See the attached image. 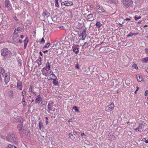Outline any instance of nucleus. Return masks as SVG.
Listing matches in <instances>:
<instances>
[{"mask_svg":"<svg viewBox=\"0 0 148 148\" xmlns=\"http://www.w3.org/2000/svg\"><path fill=\"white\" fill-rule=\"evenodd\" d=\"M1 54L5 60H8L11 57L12 53L7 48L2 49L1 50Z\"/></svg>","mask_w":148,"mask_h":148,"instance_id":"nucleus-1","label":"nucleus"},{"mask_svg":"<svg viewBox=\"0 0 148 148\" xmlns=\"http://www.w3.org/2000/svg\"><path fill=\"white\" fill-rule=\"evenodd\" d=\"M123 7L126 9L131 8L133 7V2L132 0H122Z\"/></svg>","mask_w":148,"mask_h":148,"instance_id":"nucleus-2","label":"nucleus"},{"mask_svg":"<svg viewBox=\"0 0 148 148\" xmlns=\"http://www.w3.org/2000/svg\"><path fill=\"white\" fill-rule=\"evenodd\" d=\"M7 138L8 140L10 141H14L16 140L15 135L13 134L10 133L8 135Z\"/></svg>","mask_w":148,"mask_h":148,"instance_id":"nucleus-3","label":"nucleus"},{"mask_svg":"<svg viewBox=\"0 0 148 148\" xmlns=\"http://www.w3.org/2000/svg\"><path fill=\"white\" fill-rule=\"evenodd\" d=\"M96 11L98 12H105V10L100 5L96 6L95 7Z\"/></svg>","mask_w":148,"mask_h":148,"instance_id":"nucleus-4","label":"nucleus"},{"mask_svg":"<svg viewBox=\"0 0 148 148\" xmlns=\"http://www.w3.org/2000/svg\"><path fill=\"white\" fill-rule=\"evenodd\" d=\"M5 73L4 69L2 67H0V81L2 79V78H4Z\"/></svg>","mask_w":148,"mask_h":148,"instance_id":"nucleus-5","label":"nucleus"},{"mask_svg":"<svg viewBox=\"0 0 148 148\" xmlns=\"http://www.w3.org/2000/svg\"><path fill=\"white\" fill-rule=\"evenodd\" d=\"M86 29H84L82 33L79 35V36H82V40H84L86 36Z\"/></svg>","mask_w":148,"mask_h":148,"instance_id":"nucleus-6","label":"nucleus"},{"mask_svg":"<svg viewBox=\"0 0 148 148\" xmlns=\"http://www.w3.org/2000/svg\"><path fill=\"white\" fill-rule=\"evenodd\" d=\"M4 78L5 82V84H7L10 80V75L9 74H7L5 73V75Z\"/></svg>","mask_w":148,"mask_h":148,"instance_id":"nucleus-7","label":"nucleus"},{"mask_svg":"<svg viewBox=\"0 0 148 148\" xmlns=\"http://www.w3.org/2000/svg\"><path fill=\"white\" fill-rule=\"evenodd\" d=\"M50 67L51 65H50V63L49 62H48L46 63L45 67L43 68V69H45L47 71H49V70H50Z\"/></svg>","mask_w":148,"mask_h":148,"instance_id":"nucleus-8","label":"nucleus"},{"mask_svg":"<svg viewBox=\"0 0 148 148\" xmlns=\"http://www.w3.org/2000/svg\"><path fill=\"white\" fill-rule=\"evenodd\" d=\"M143 125V123L140 124L139 126L138 127V128L135 129L134 130L136 131H139L141 132V129L142 128V126Z\"/></svg>","mask_w":148,"mask_h":148,"instance_id":"nucleus-9","label":"nucleus"},{"mask_svg":"<svg viewBox=\"0 0 148 148\" xmlns=\"http://www.w3.org/2000/svg\"><path fill=\"white\" fill-rule=\"evenodd\" d=\"M54 103V102L52 101H49L48 104L47 108L50 111L52 110L51 107H50V106H51Z\"/></svg>","mask_w":148,"mask_h":148,"instance_id":"nucleus-10","label":"nucleus"},{"mask_svg":"<svg viewBox=\"0 0 148 148\" xmlns=\"http://www.w3.org/2000/svg\"><path fill=\"white\" fill-rule=\"evenodd\" d=\"M42 98L39 95L37 96L35 100V102L36 103H39L42 100Z\"/></svg>","mask_w":148,"mask_h":148,"instance_id":"nucleus-11","label":"nucleus"},{"mask_svg":"<svg viewBox=\"0 0 148 148\" xmlns=\"http://www.w3.org/2000/svg\"><path fill=\"white\" fill-rule=\"evenodd\" d=\"M5 7L8 8L10 5L11 3L9 0H5Z\"/></svg>","mask_w":148,"mask_h":148,"instance_id":"nucleus-12","label":"nucleus"},{"mask_svg":"<svg viewBox=\"0 0 148 148\" xmlns=\"http://www.w3.org/2000/svg\"><path fill=\"white\" fill-rule=\"evenodd\" d=\"M114 108V105L113 103H112L109 105L108 106V110H112Z\"/></svg>","mask_w":148,"mask_h":148,"instance_id":"nucleus-13","label":"nucleus"},{"mask_svg":"<svg viewBox=\"0 0 148 148\" xmlns=\"http://www.w3.org/2000/svg\"><path fill=\"white\" fill-rule=\"evenodd\" d=\"M78 45H77V46H75L74 47H73V51L75 52L76 54H77L78 53L79 50L78 48Z\"/></svg>","mask_w":148,"mask_h":148,"instance_id":"nucleus-14","label":"nucleus"},{"mask_svg":"<svg viewBox=\"0 0 148 148\" xmlns=\"http://www.w3.org/2000/svg\"><path fill=\"white\" fill-rule=\"evenodd\" d=\"M65 5L66 6H71L73 5L72 2L69 1H65Z\"/></svg>","mask_w":148,"mask_h":148,"instance_id":"nucleus-15","label":"nucleus"},{"mask_svg":"<svg viewBox=\"0 0 148 148\" xmlns=\"http://www.w3.org/2000/svg\"><path fill=\"white\" fill-rule=\"evenodd\" d=\"M57 79V78L56 77V79H54L52 78L50 79L51 80H53V84L55 86L58 85V82L56 81V79Z\"/></svg>","mask_w":148,"mask_h":148,"instance_id":"nucleus-16","label":"nucleus"},{"mask_svg":"<svg viewBox=\"0 0 148 148\" xmlns=\"http://www.w3.org/2000/svg\"><path fill=\"white\" fill-rule=\"evenodd\" d=\"M17 87L20 90H21L22 88V86L21 85V82L19 81L18 82L17 84Z\"/></svg>","mask_w":148,"mask_h":148,"instance_id":"nucleus-17","label":"nucleus"},{"mask_svg":"<svg viewBox=\"0 0 148 148\" xmlns=\"http://www.w3.org/2000/svg\"><path fill=\"white\" fill-rule=\"evenodd\" d=\"M39 127V130H41V129L43 127V124L42 122L41 121H40L38 123Z\"/></svg>","mask_w":148,"mask_h":148,"instance_id":"nucleus-18","label":"nucleus"},{"mask_svg":"<svg viewBox=\"0 0 148 148\" xmlns=\"http://www.w3.org/2000/svg\"><path fill=\"white\" fill-rule=\"evenodd\" d=\"M142 62L143 63H146L148 62V57H146L142 59Z\"/></svg>","mask_w":148,"mask_h":148,"instance_id":"nucleus-19","label":"nucleus"},{"mask_svg":"<svg viewBox=\"0 0 148 148\" xmlns=\"http://www.w3.org/2000/svg\"><path fill=\"white\" fill-rule=\"evenodd\" d=\"M21 133L25 135H28V133L29 132H27V131L26 130H25L24 129H22V130L21 131Z\"/></svg>","mask_w":148,"mask_h":148,"instance_id":"nucleus-20","label":"nucleus"},{"mask_svg":"<svg viewBox=\"0 0 148 148\" xmlns=\"http://www.w3.org/2000/svg\"><path fill=\"white\" fill-rule=\"evenodd\" d=\"M42 16H45L47 18L48 17H49L50 16V14L48 12L47 13L44 12L42 14Z\"/></svg>","mask_w":148,"mask_h":148,"instance_id":"nucleus-21","label":"nucleus"},{"mask_svg":"<svg viewBox=\"0 0 148 148\" xmlns=\"http://www.w3.org/2000/svg\"><path fill=\"white\" fill-rule=\"evenodd\" d=\"M137 79L138 82H141L142 80V77L141 75H138L137 76Z\"/></svg>","mask_w":148,"mask_h":148,"instance_id":"nucleus-22","label":"nucleus"},{"mask_svg":"<svg viewBox=\"0 0 148 148\" xmlns=\"http://www.w3.org/2000/svg\"><path fill=\"white\" fill-rule=\"evenodd\" d=\"M44 69H42V74L43 75H45L46 76H48L49 74L48 73V72L47 71H45L44 70Z\"/></svg>","mask_w":148,"mask_h":148,"instance_id":"nucleus-23","label":"nucleus"},{"mask_svg":"<svg viewBox=\"0 0 148 148\" xmlns=\"http://www.w3.org/2000/svg\"><path fill=\"white\" fill-rule=\"evenodd\" d=\"M138 33L133 34L132 32H130L127 35V36L128 37H132L133 34H134L135 35H136L138 34Z\"/></svg>","mask_w":148,"mask_h":148,"instance_id":"nucleus-24","label":"nucleus"},{"mask_svg":"<svg viewBox=\"0 0 148 148\" xmlns=\"http://www.w3.org/2000/svg\"><path fill=\"white\" fill-rule=\"evenodd\" d=\"M23 124L22 123H21L19 125L17 126V128L19 130H20L21 131V130H22V127Z\"/></svg>","mask_w":148,"mask_h":148,"instance_id":"nucleus-25","label":"nucleus"},{"mask_svg":"<svg viewBox=\"0 0 148 148\" xmlns=\"http://www.w3.org/2000/svg\"><path fill=\"white\" fill-rule=\"evenodd\" d=\"M55 6L56 7H59V3H58V0H55Z\"/></svg>","mask_w":148,"mask_h":148,"instance_id":"nucleus-26","label":"nucleus"},{"mask_svg":"<svg viewBox=\"0 0 148 148\" xmlns=\"http://www.w3.org/2000/svg\"><path fill=\"white\" fill-rule=\"evenodd\" d=\"M6 148H17L15 146L12 145L11 144H9Z\"/></svg>","mask_w":148,"mask_h":148,"instance_id":"nucleus-27","label":"nucleus"},{"mask_svg":"<svg viewBox=\"0 0 148 148\" xmlns=\"http://www.w3.org/2000/svg\"><path fill=\"white\" fill-rule=\"evenodd\" d=\"M92 17H93L92 15L91 14H90L88 15L87 16V18H88L87 19L88 20L91 19L92 18Z\"/></svg>","mask_w":148,"mask_h":148,"instance_id":"nucleus-28","label":"nucleus"},{"mask_svg":"<svg viewBox=\"0 0 148 148\" xmlns=\"http://www.w3.org/2000/svg\"><path fill=\"white\" fill-rule=\"evenodd\" d=\"M73 108L75 112H79V110L77 108V107L74 106L73 107Z\"/></svg>","mask_w":148,"mask_h":148,"instance_id":"nucleus-29","label":"nucleus"},{"mask_svg":"<svg viewBox=\"0 0 148 148\" xmlns=\"http://www.w3.org/2000/svg\"><path fill=\"white\" fill-rule=\"evenodd\" d=\"M96 26L98 27H99L101 26V24L100 23V22H97V23L96 24Z\"/></svg>","mask_w":148,"mask_h":148,"instance_id":"nucleus-30","label":"nucleus"},{"mask_svg":"<svg viewBox=\"0 0 148 148\" xmlns=\"http://www.w3.org/2000/svg\"><path fill=\"white\" fill-rule=\"evenodd\" d=\"M49 57L51 58V57H52L53 56V52L51 51H50L49 52Z\"/></svg>","mask_w":148,"mask_h":148,"instance_id":"nucleus-31","label":"nucleus"},{"mask_svg":"<svg viewBox=\"0 0 148 148\" xmlns=\"http://www.w3.org/2000/svg\"><path fill=\"white\" fill-rule=\"evenodd\" d=\"M29 90L32 92H34V90L32 89V86H30L29 88Z\"/></svg>","mask_w":148,"mask_h":148,"instance_id":"nucleus-32","label":"nucleus"},{"mask_svg":"<svg viewBox=\"0 0 148 148\" xmlns=\"http://www.w3.org/2000/svg\"><path fill=\"white\" fill-rule=\"evenodd\" d=\"M41 104H42V105L46 106L47 104V102L46 101H43L41 102Z\"/></svg>","mask_w":148,"mask_h":148,"instance_id":"nucleus-33","label":"nucleus"},{"mask_svg":"<svg viewBox=\"0 0 148 148\" xmlns=\"http://www.w3.org/2000/svg\"><path fill=\"white\" fill-rule=\"evenodd\" d=\"M16 30L15 29L14 33H13V35H16L18 37H19V35L18 34L17 32H16Z\"/></svg>","mask_w":148,"mask_h":148,"instance_id":"nucleus-34","label":"nucleus"},{"mask_svg":"<svg viewBox=\"0 0 148 148\" xmlns=\"http://www.w3.org/2000/svg\"><path fill=\"white\" fill-rule=\"evenodd\" d=\"M18 62L19 65L21 66L22 65V61L21 60L19 59L18 60Z\"/></svg>","mask_w":148,"mask_h":148,"instance_id":"nucleus-35","label":"nucleus"},{"mask_svg":"<svg viewBox=\"0 0 148 148\" xmlns=\"http://www.w3.org/2000/svg\"><path fill=\"white\" fill-rule=\"evenodd\" d=\"M51 45V44H50L49 43H47V44L46 45H45L44 47H43L44 48H48V47Z\"/></svg>","mask_w":148,"mask_h":148,"instance_id":"nucleus-36","label":"nucleus"},{"mask_svg":"<svg viewBox=\"0 0 148 148\" xmlns=\"http://www.w3.org/2000/svg\"><path fill=\"white\" fill-rule=\"evenodd\" d=\"M36 61L37 62H42V58L40 57Z\"/></svg>","mask_w":148,"mask_h":148,"instance_id":"nucleus-37","label":"nucleus"},{"mask_svg":"<svg viewBox=\"0 0 148 148\" xmlns=\"http://www.w3.org/2000/svg\"><path fill=\"white\" fill-rule=\"evenodd\" d=\"M45 42V40L43 38H42L40 41V43L41 44H44Z\"/></svg>","mask_w":148,"mask_h":148,"instance_id":"nucleus-38","label":"nucleus"},{"mask_svg":"<svg viewBox=\"0 0 148 148\" xmlns=\"http://www.w3.org/2000/svg\"><path fill=\"white\" fill-rule=\"evenodd\" d=\"M69 137L72 139V138H73V135L71 134V133H69Z\"/></svg>","mask_w":148,"mask_h":148,"instance_id":"nucleus-39","label":"nucleus"},{"mask_svg":"<svg viewBox=\"0 0 148 148\" xmlns=\"http://www.w3.org/2000/svg\"><path fill=\"white\" fill-rule=\"evenodd\" d=\"M89 45L88 43L87 42H86L84 44L83 46H84L86 47H88V46Z\"/></svg>","mask_w":148,"mask_h":148,"instance_id":"nucleus-40","label":"nucleus"},{"mask_svg":"<svg viewBox=\"0 0 148 148\" xmlns=\"http://www.w3.org/2000/svg\"><path fill=\"white\" fill-rule=\"evenodd\" d=\"M28 41H27L26 42H25L24 43V48L25 49L26 48V46H27V44H28Z\"/></svg>","mask_w":148,"mask_h":148,"instance_id":"nucleus-41","label":"nucleus"},{"mask_svg":"<svg viewBox=\"0 0 148 148\" xmlns=\"http://www.w3.org/2000/svg\"><path fill=\"white\" fill-rule=\"evenodd\" d=\"M26 93V91L25 90H23L22 92V95L23 97H24V96Z\"/></svg>","mask_w":148,"mask_h":148,"instance_id":"nucleus-42","label":"nucleus"},{"mask_svg":"<svg viewBox=\"0 0 148 148\" xmlns=\"http://www.w3.org/2000/svg\"><path fill=\"white\" fill-rule=\"evenodd\" d=\"M26 42L27 41H29V40H28V38L27 37H26L25 38V39L24 40V43L25 42H26Z\"/></svg>","mask_w":148,"mask_h":148,"instance_id":"nucleus-43","label":"nucleus"},{"mask_svg":"<svg viewBox=\"0 0 148 148\" xmlns=\"http://www.w3.org/2000/svg\"><path fill=\"white\" fill-rule=\"evenodd\" d=\"M132 67L135 68L136 69H138V67L137 66L136 64H134L132 66Z\"/></svg>","mask_w":148,"mask_h":148,"instance_id":"nucleus-44","label":"nucleus"},{"mask_svg":"<svg viewBox=\"0 0 148 148\" xmlns=\"http://www.w3.org/2000/svg\"><path fill=\"white\" fill-rule=\"evenodd\" d=\"M17 31H20L21 29V28L20 27H18L17 28L15 29Z\"/></svg>","mask_w":148,"mask_h":148,"instance_id":"nucleus-45","label":"nucleus"},{"mask_svg":"<svg viewBox=\"0 0 148 148\" xmlns=\"http://www.w3.org/2000/svg\"><path fill=\"white\" fill-rule=\"evenodd\" d=\"M49 74L51 75L54 76L55 77H56V76L54 74L53 72L52 71H50L49 72Z\"/></svg>","mask_w":148,"mask_h":148,"instance_id":"nucleus-46","label":"nucleus"},{"mask_svg":"<svg viewBox=\"0 0 148 148\" xmlns=\"http://www.w3.org/2000/svg\"><path fill=\"white\" fill-rule=\"evenodd\" d=\"M75 67L77 69H79V64L77 63L75 66Z\"/></svg>","mask_w":148,"mask_h":148,"instance_id":"nucleus-47","label":"nucleus"},{"mask_svg":"<svg viewBox=\"0 0 148 148\" xmlns=\"http://www.w3.org/2000/svg\"><path fill=\"white\" fill-rule=\"evenodd\" d=\"M22 103H23V107H25L26 106V102H25V101L23 102Z\"/></svg>","mask_w":148,"mask_h":148,"instance_id":"nucleus-48","label":"nucleus"},{"mask_svg":"<svg viewBox=\"0 0 148 148\" xmlns=\"http://www.w3.org/2000/svg\"><path fill=\"white\" fill-rule=\"evenodd\" d=\"M145 95L146 96H147L148 95V90H147L145 91Z\"/></svg>","mask_w":148,"mask_h":148,"instance_id":"nucleus-49","label":"nucleus"},{"mask_svg":"<svg viewBox=\"0 0 148 148\" xmlns=\"http://www.w3.org/2000/svg\"><path fill=\"white\" fill-rule=\"evenodd\" d=\"M145 51L146 53L147 54H148V49L147 48H146L145 49Z\"/></svg>","mask_w":148,"mask_h":148,"instance_id":"nucleus-50","label":"nucleus"},{"mask_svg":"<svg viewBox=\"0 0 148 148\" xmlns=\"http://www.w3.org/2000/svg\"><path fill=\"white\" fill-rule=\"evenodd\" d=\"M134 18L135 21H137L138 20V17H137L136 16L134 17Z\"/></svg>","mask_w":148,"mask_h":148,"instance_id":"nucleus-51","label":"nucleus"},{"mask_svg":"<svg viewBox=\"0 0 148 148\" xmlns=\"http://www.w3.org/2000/svg\"><path fill=\"white\" fill-rule=\"evenodd\" d=\"M65 1H64V2H62V3H61V5H65Z\"/></svg>","mask_w":148,"mask_h":148,"instance_id":"nucleus-52","label":"nucleus"},{"mask_svg":"<svg viewBox=\"0 0 148 148\" xmlns=\"http://www.w3.org/2000/svg\"><path fill=\"white\" fill-rule=\"evenodd\" d=\"M125 20L126 21H130L131 20L129 18H126Z\"/></svg>","mask_w":148,"mask_h":148,"instance_id":"nucleus-53","label":"nucleus"},{"mask_svg":"<svg viewBox=\"0 0 148 148\" xmlns=\"http://www.w3.org/2000/svg\"><path fill=\"white\" fill-rule=\"evenodd\" d=\"M81 135L82 136H86V134L84 133H82L81 134Z\"/></svg>","mask_w":148,"mask_h":148,"instance_id":"nucleus-54","label":"nucleus"},{"mask_svg":"<svg viewBox=\"0 0 148 148\" xmlns=\"http://www.w3.org/2000/svg\"><path fill=\"white\" fill-rule=\"evenodd\" d=\"M107 1L110 3H112L113 2V0H107Z\"/></svg>","mask_w":148,"mask_h":148,"instance_id":"nucleus-55","label":"nucleus"},{"mask_svg":"<svg viewBox=\"0 0 148 148\" xmlns=\"http://www.w3.org/2000/svg\"><path fill=\"white\" fill-rule=\"evenodd\" d=\"M18 42L20 43H22V41L21 40H18Z\"/></svg>","mask_w":148,"mask_h":148,"instance_id":"nucleus-56","label":"nucleus"},{"mask_svg":"<svg viewBox=\"0 0 148 148\" xmlns=\"http://www.w3.org/2000/svg\"><path fill=\"white\" fill-rule=\"evenodd\" d=\"M13 36H13V38H14V39H16L17 37H18V36H17L16 35H13Z\"/></svg>","mask_w":148,"mask_h":148,"instance_id":"nucleus-57","label":"nucleus"},{"mask_svg":"<svg viewBox=\"0 0 148 148\" xmlns=\"http://www.w3.org/2000/svg\"><path fill=\"white\" fill-rule=\"evenodd\" d=\"M39 66L40 65L42 64V62H37Z\"/></svg>","mask_w":148,"mask_h":148,"instance_id":"nucleus-58","label":"nucleus"},{"mask_svg":"<svg viewBox=\"0 0 148 148\" xmlns=\"http://www.w3.org/2000/svg\"><path fill=\"white\" fill-rule=\"evenodd\" d=\"M24 36L23 35H22L21 36V39H23V38H24Z\"/></svg>","mask_w":148,"mask_h":148,"instance_id":"nucleus-59","label":"nucleus"},{"mask_svg":"<svg viewBox=\"0 0 148 148\" xmlns=\"http://www.w3.org/2000/svg\"><path fill=\"white\" fill-rule=\"evenodd\" d=\"M22 102H23V101H25V98H24V97H23V99H22Z\"/></svg>","mask_w":148,"mask_h":148,"instance_id":"nucleus-60","label":"nucleus"},{"mask_svg":"<svg viewBox=\"0 0 148 148\" xmlns=\"http://www.w3.org/2000/svg\"><path fill=\"white\" fill-rule=\"evenodd\" d=\"M39 54L41 56H43V54L42 53L41 51H40L39 52Z\"/></svg>","mask_w":148,"mask_h":148,"instance_id":"nucleus-61","label":"nucleus"},{"mask_svg":"<svg viewBox=\"0 0 148 148\" xmlns=\"http://www.w3.org/2000/svg\"><path fill=\"white\" fill-rule=\"evenodd\" d=\"M48 51V50H45V51H43V53H47Z\"/></svg>","mask_w":148,"mask_h":148,"instance_id":"nucleus-62","label":"nucleus"},{"mask_svg":"<svg viewBox=\"0 0 148 148\" xmlns=\"http://www.w3.org/2000/svg\"><path fill=\"white\" fill-rule=\"evenodd\" d=\"M145 69L146 72L148 73V68H147V69Z\"/></svg>","mask_w":148,"mask_h":148,"instance_id":"nucleus-63","label":"nucleus"},{"mask_svg":"<svg viewBox=\"0 0 148 148\" xmlns=\"http://www.w3.org/2000/svg\"><path fill=\"white\" fill-rule=\"evenodd\" d=\"M145 142L146 143H148V140H145Z\"/></svg>","mask_w":148,"mask_h":148,"instance_id":"nucleus-64","label":"nucleus"}]
</instances>
